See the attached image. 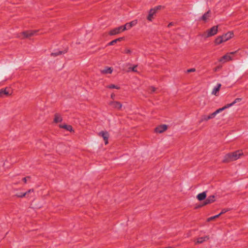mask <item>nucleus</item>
<instances>
[{
    "label": "nucleus",
    "mask_w": 248,
    "mask_h": 248,
    "mask_svg": "<svg viewBox=\"0 0 248 248\" xmlns=\"http://www.w3.org/2000/svg\"><path fill=\"white\" fill-rule=\"evenodd\" d=\"M59 127L61 128H64V129H66L67 130L70 131V132L74 131L72 126L71 125L60 124Z\"/></svg>",
    "instance_id": "13"
},
{
    "label": "nucleus",
    "mask_w": 248,
    "mask_h": 248,
    "mask_svg": "<svg viewBox=\"0 0 248 248\" xmlns=\"http://www.w3.org/2000/svg\"><path fill=\"white\" fill-rule=\"evenodd\" d=\"M218 26H215L207 31V35L206 37H209L215 35L217 32Z\"/></svg>",
    "instance_id": "5"
},
{
    "label": "nucleus",
    "mask_w": 248,
    "mask_h": 248,
    "mask_svg": "<svg viewBox=\"0 0 248 248\" xmlns=\"http://www.w3.org/2000/svg\"><path fill=\"white\" fill-rule=\"evenodd\" d=\"M4 96L3 94V89L0 90V97H3Z\"/></svg>",
    "instance_id": "38"
},
{
    "label": "nucleus",
    "mask_w": 248,
    "mask_h": 248,
    "mask_svg": "<svg viewBox=\"0 0 248 248\" xmlns=\"http://www.w3.org/2000/svg\"><path fill=\"white\" fill-rule=\"evenodd\" d=\"M196 71V69L195 68H191L187 70V73H190V72H193Z\"/></svg>",
    "instance_id": "35"
},
{
    "label": "nucleus",
    "mask_w": 248,
    "mask_h": 248,
    "mask_svg": "<svg viewBox=\"0 0 248 248\" xmlns=\"http://www.w3.org/2000/svg\"><path fill=\"white\" fill-rule=\"evenodd\" d=\"M31 178L30 176H27V177H25L24 178H23L22 179V181L25 183H27V179H30Z\"/></svg>",
    "instance_id": "36"
},
{
    "label": "nucleus",
    "mask_w": 248,
    "mask_h": 248,
    "mask_svg": "<svg viewBox=\"0 0 248 248\" xmlns=\"http://www.w3.org/2000/svg\"><path fill=\"white\" fill-rule=\"evenodd\" d=\"M209 236L208 235L205 236L204 237H199L197 239V244H202L203 242L208 240Z\"/></svg>",
    "instance_id": "15"
},
{
    "label": "nucleus",
    "mask_w": 248,
    "mask_h": 248,
    "mask_svg": "<svg viewBox=\"0 0 248 248\" xmlns=\"http://www.w3.org/2000/svg\"><path fill=\"white\" fill-rule=\"evenodd\" d=\"M221 86V84L220 83H218L217 86L215 87L212 92V93L214 95H216L217 92L219 91V89Z\"/></svg>",
    "instance_id": "20"
},
{
    "label": "nucleus",
    "mask_w": 248,
    "mask_h": 248,
    "mask_svg": "<svg viewBox=\"0 0 248 248\" xmlns=\"http://www.w3.org/2000/svg\"><path fill=\"white\" fill-rule=\"evenodd\" d=\"M233 35V33L232 31H229L227 33L221 35L223 42H226L232 38Z\"/></svg>",
    "instance_id": "8"
},
{
    "label": "nucleus",
    "mask_w": 248,
    "mask_h": 248,
    "mask_svg": "<svg viewBox=\"0 0 248 248\" xmlns=\"http://www.w3.org/2000/svg\"><path fill=\"white\" fill-rule=\"evenodd\" d=\"M109 105L111 106L113 108H115L117 109H120L122 108V104L119 102L117 101H113L109 103Z\"/></svg>",
    "instance_id": "10"
},
{
    "label": "nucleus",
    "mask_w": 248,
    "mask_h": 248,
    "mask_svg": "<svg viewBox=\"0 0 248 248\" xmlns=\"http://www.w3.org/2000/svg\"><path fill=\"white\" fill-rule=\"evenodd\" d=\"M62 120V117L61 116L58 114L56 113L54 115V122L55 123H58L59 122H61Z\"/></svg>",
    "instance_id": "16"
},
{
    "label": "nucleus",
    "mask_w": 248,
    "mask_h": 248,
    "mask_svg": "<svg viewBox=\"0 0 248 248\" xmlns=\"http://www.w3.org/2000/svg\"><path fill=\"white\" fill-rule=\"evenodd\" d=\"M34 192V190L33 189H29V190H28L27 191H26L25 193H27V195H28L29 193H31V192Z\"/></svg>",
    "instance_id": "39"
},
{
    "label": "nucleus",
    "mask_w": 248,
    "mask_h": 248,
    "mask_svg": "<svg viewBox=\"0 0 248 248\" xmlns=\"http://www.w3.org/2000/svg\"><path fill=\"white\" fill-rule=\"evenodd\" d=\"M223 42L221 36H218L215 40V43L216 45H219Z\"/></svg>",
    "instance_id": "23"
},
{
    "label": "nucleus",
    "mask_w": 248,
    "mask_h": 248,
    "mask_svg": "<svg viewBox=\"0 0 248 248\" xmlns=\"http://www.w3.org/2000/svg\"><path fill=\"white\" fill-rule=\"evenodd\" d=\"M112 72V69L111 67H106L102 71V73L104 74H111Z\"/></svg>",
    "instance_id": "22"
},
{
    "label": "nucleus",
    "mask_w": 248,
    "mask_h": 248,
    "mask_svg": "<svg viewBox=\"0 0 248 248\" xmlns=\"http://www.w3.org/2000/svg\"><path fill=\"white\" fill-rule=\"evenodd\" d=\"M231 60H232L231 56L229 54H227L222 56L220 59L219 62L224 63Z\"/></svg>",
    "instance_id": "11"
},
{
    "label": "nucleus",
    "mask_w": 248,
    "mask_h": 248,
    "mask_svg": "<svg viewBox=\"0 0 248 248\" xmlns=\"http://www.w3.org/2000/svg\"><path fill=\"white\" fill-rule=\"evenodd\" d=\"M211 119L209 115H203L201 116L199 123H202L203 121H207Z\"/></svg>",
    "instance_id": "21"
},
{
    "label": "nucleus",
    "mask_w": 248,
    "mask_h": 248,
    "mask_svg": "<svg viewBox=\"0 0 248 248\" xmlns=\"http://www.w3.org/2000/svg\"><path fill=\"white\" fill-rule=\"evenodd\" d=\"M137 65H135L134 67H130L129 68V69H131V70L133 72H137V70H136V68H137Z\"/></svg>",
    "instance_id": "37"
},
{
    "label": "nucleus",
    "mask_w": 248,
    "mask_h": 248,
    "mask_svg": "<svg viewBox=\"0 0 248 248\" xmlns=\"http://www.w3.org/2000/svg\"><path fill=\"white\" fill-rule=\"evenodd\" d=\"M156 90V88L154 86H151L149 88V92L150 93H153Z\"/></svg>",
    "instance_id": "28"
},
{
    "label": "nucleus",
    "mask_w": 248,
    "mask_h": 248,
    "mask_svg": "<svg viewBox=\"0 0 248 248\" xmlns=\"http://www.w3.org/2000/svg\"><path fill=\"white\" fill-rule=\"evenodd\" d=\"M173 24H174V23H173V22H170V23L168 24V27H170L171 26L173 25Z\"/></svg>",
    "instance_id": "40"
},
{
    "label": "nucleus",
    "mask_w": 248,
    "mask_h": 248,
    "mask_svg": "<svg viewBox=\"0 0 248 248\" xmlns=\"http://www.w3.org/2000/svg\"><path fill=\"white\" fill-rule=\"evenodd\" d=\"M229 108V107H228V104L225 105L224 107L221 108H220L217 110H216L215 112L216 114H218V113L221 112L222 111L224 110V109H225L226 108Z\"/></svg>",
    "instance_id": "25"
},
{
    "label": "nucleus",
    "mask_w": 248,
    "mask_h": 248,
    "mask_svg": "<svg viewBox=\"0 0 248 248\" xmlns=\"http://www.w3.org/2000/svg\"><path fill=\"white\" fill-rule=\"evenodd\" d=\"M211 11L209 10L207 12L204 14V15L201 17V20L206 22L207 19L210 17Z\"/></svg>",
    "instance_id": "12"
},
{
    "label": "nucleus",
    "mask_w": 248,
    "mask_h": 248,
    "mask_svg": "<svg viewBox=\"0 0 248 248\" xmlns=\"http://www.w3.org/2000/svg\"><path fill=\"white\" fill-rule=\"evenodd\" d=\"M124 39V37H120L117 39H114L112 40V41L110 42L108 45V46H112L114 45L115 44L117 43L119 41H121Z\"/></svg>",
    "instance_id": "19"
},
{
    "label": "nucleus",
    "mask_w": 248,
    "mask_h": 248,
    "mask_svg": "<svg viewBox=\"0 0 248 248\" xmlns=\"http://www.w3.org/2000/svg\"><path fill=\"white\" fill-rule=\"evenodd\" d=\"M123 52L126 54H131V51L130 49L126 48L124 50Z\"/></svg>",
    "instance_id": "33"
},
{
    "label": "nucleus",
    "mask_w": 248,
    "mask_h": 248,
    "mask_svg": "<svg viewBox=\"0 0 248 248\" xmlns=\"http://www.w3.org/2000/svg\"><path fill=\"white\" fill-rule=\"evenodd\" d=\"M126 30V27L121 26L111 30L109 32V34L110 35H114L119 34L121 32L123 31Z\"/></svg>",
    "instance_id": "3"
},
{
    "label": "nucleus",
    "mask_w": 248,
    "mask_h": 248,
    "mask_svg": "<svg viewBox=\"0 0 248 248\" xmlns=\"http://www.w3.org/2000/svg\"><path fill=\"white\" fill-rule=\"evenodd\" d=\"M98 135L103 138L105 144H107L108 143V139L109 137L108 132L107 131H102L99 133Z\"/></svg>",
    "instance_id": "7"
},
{
    "label": "nucleus",
    "mask_w": 248,
    "mask_h": 248,
    "mask_svg": "<svg viewBox=\"0 0 248 248\" xmlns=\"http://www.w3.org/2000/svg\"><path fill=\"white\" fill-rule=\"evenodd\" d=\"M137 23V20H133L129 23H127L124 25V26H123L124 27H126L127 29H130L132 26L135 25Z\"/></svg>",
    "instance_id": "17"
},
{
    "label": "nucleus",
    "mask_w": 248,
    "mask_h": 248,
    "mask_svg": "<svg viewBox=\"0 0 248 248\" xmlns=\"http://www.w3.org/2000/svg\"><path fill=\"white\" fill-rule=\"evenodd\" d=\"M219 216H220V215L218 214L216 216L210 217L207 219V221H208V222L214 220V219L218 217Z\"/></svg>",
    "instance_id": "26"
},
{
    "label": "nucleus",
    "mask_w": 248,
    "mask_h": 248,
    "mask_svg": "<svg viewBox=\"0 0 248 248\" xmlns=\"http://www.w3.org/2000/svg\"><path fill=\"white\" fill-rule=\"evenodd\" d=\"M242 151L238 150L232 153L226 154L222 160V162L227 163L238 159L243 155Z\"/></svg>",
    "instance_id": "1"
},
{
    "label": "nucleus",
    "mask_w": 248,
    "mask_h": 248,
    "mask_svg": "<svg viewBox=\"0 0 248 248\" xmlns=\"http://www.w3.org/2000/svg\"><path fill=\"white\" fill-rule=\"evenodd\" d=\"M67 51V49H65L63 51H58L56 52L51 53L50 55L52 57H56L59 55H61L62 54H65Z\"/></svg>",
    "instance_id": "18"
},
{
    "label": "nucleus",
    "mask_w": 248,
    "mask_h": 248,
    "mask_svg": "<svg viewBox=\"0 0 248 248\" xmlns=\"http://www.w3.org/2000/svg\"><path fill=\"white\" fill-rule=\"evenodd\" d=\"M38 31V30H30L23 31L21 33H20V34L19 36V37H20L21 39L28 38L31 37V36L36 35Z\"/></svg>",
    "instance_id": "2"
},
{
    "label": "nucleus",
    "mask_w": 248,
    "mask_h": 248,
    "mask_svg": "<svg viewBox=\"0 0 248 248\" xmlns=\"http://www.w3.org/2000/svg\"><path fill=\"white\" fill-rule=\"evenodd\" d=\"M215 201V196L211 195L209 196L207 199H205V201L202 204L199 205L196 208L201 207L202 206H205L206 205L212 203Z\"/></svg>",
    "instance_id": "4"
},
{
    "label": "nucleus",
    "mask_w": 248,
    "mask_h": 248,
    "mask_svg": "<svg viewBox=\"0 0 248 248\" xmlns=\"http://www.w3.org/2000/svg\"><path fill=\"white\" fill-rule=\"evenodd\" d=\"M216 115H217V114H216L215 113V112H213V113H212L210 114V115H209V117H210V119H211L214 118L216 116Z\"/></svg>",
    "instance_id": "34"
},
{
    "label": "nucleus",
    "mask_w": 248,
    "mask_h": 248,
    "mask_svg": "<svg viewBox=\"0 0 248 248\" xmlns=\"http://www.w3.org/2000/svg\"><path fill=\"white\" fill-rule=\"evenodd\" d=\"M3 95H5L6 96H8L10 94L9 91H7V88L3 89Z\"/></svg>",
    "instance_id": "31"
},
{
    "label": "nucleus",
    "mask_w": 248,
    "mask_h": 248,
    "mask_svg": "<svg viewBox=\"0 0 248 248\" xmlns=\"http://www.w3.org/2000/svg\"><path fill=\"white\" fill-rule=\"evenodd\" d=\"M241 100H242V98H236L232 103L228 104V107H230L232 106V105H233L234 104H235V103L240 102Z\"/></svg>",
    "instance_id": "24"
},
{
    "label": "nucleus",
    "mask_w": 248,
    "mask_h": 248,
    "mask_svg": "<svg viewBox=\"0 0 248 248\" xmlns=\"http://www.w3.org/2000/svg\"><path fill=\"white\" fill-rule=\"evenodd\" d=\"M108 88H109V89H120V87H118L117 86H115V85L114 84H110L107 87Z\"/></svg>",
    "instance_id": "29"
},
{
    "label": "nucleus",
    "mask_w": 248,
    "mask_h": 248,
    "mask_svg": "<svg viewBox=\"0 0 248 248\" xmlns=\"http://www.w3.org/2000/svg\"><path fill=\"white\" fill-rule=\"evenodd\" d=\"M228 211H229V209H223L221 210V212L219 214L220 215V216H221V215L226 213Z\"/></svg>",
    "instance_id": "32"
},
{
    "label": "nucleus",
    "mask_w": 248,
    "mask_h": 248,
    "mask_svg": "<svg viewBox=\"0 0 248 248\" xmlns=\"http://www.w3.org/2000/svg\"><path fill=\"white\" fill-rule=\"evenodd\" d=\"M155 12L154 10H152L151 9L149 12L148 16L147 17V19L148 20L150 21H152L153 18V16L155 14Z\"/></svg>",
    "instance_id": "14"
},
{
    "label": "nucleus",
    "mask_w": 248,
    "mask_h": 248,
    "mask_svg": "<svg viewBox=\"0 0 248 248\" xmlns=\"http://www.w3.org/2000/svg\"><path fill=\"white\" fill-rule=\"evenodd\" d=\"M114 96H115V94H113V93L111 94V98L112 99H113V97H114Z\"/></svg>",
    "instance_id": "42"
},
{
    "label": "nucleus",
    "mask_w": 248,
    "mask_h": 248,
    "mask_svg": "<svg viewBox=\"0 0 248 248\" xmlns=\"http://www.w3.org/2000/svg\"><path fill=\"white\" fill-rule=\"evenodd\" d=\"M236 51H233V52H230V53H229V54L230 55L231 54L232 55H233L234 54H235L236 53Z\"/></svg>",
    "instance_id": "41"
},
{
    "label": "nucleus",
    "mask_w": 248,
    "mask_h": 248,
    "mask_svg": "<svg viewBox=\"0 0 248 248\" xmlns=\"http://www.w3.org/2000/svg\"><path fill=\"white\" fill-rule=\"evenodd\" d=\"M207 191H203L202 193H199L197 196V198L199 201H203L206 199L207 196Z\"/></svg>",
    "instance_id": "9"
},
{
    "label": "nucleus",
    "mask_w": 248,
    "mask_h": 248,
    "mask_svg": "<svg viewBox=\"0 0 248 248\" xmlns=\"http://www.w3.org/2000/svg\"><path fill=\"white\" fill-rule=\"evenodd\" d=\"M26 195H27V193H20L18 194H16V196L18 198H23L25 197Z\"/></svg>",
    "instance_id": "27"
},
{
    "label": "nucleus",
    "mask_w": 248,
    "mask_h": 248,
    "mask_svg": "<svg viewBox=\"0 0 248 248\" xmlns=\"http://www.w3.org/2000/svg\"><path fill=\"white\" fill-rule=\"evenodd\" d=\"M162 8V6L161 5H158L157 6L155 7L154 8H152V9L154 10L155 12L156 13L158 10H160Z\"/></svg>",
    "instance_id": "30"
},
{
    "label": "nucleus",
    "mask_w": 248,
    "mask_h": 248,
    "mask_svg": "<svg viewBox=\"0 0 248 248\" xmlns=\"http://www.w3.org/2000/svg\"><path fill=\"white\" fill-rule=\"evenodd\" d=\"M168 126L166 124H162L158 126L155 129L156 133H162L167 129Z\"/></svg>",
    "instance_id": "6"
}]
</instances>
